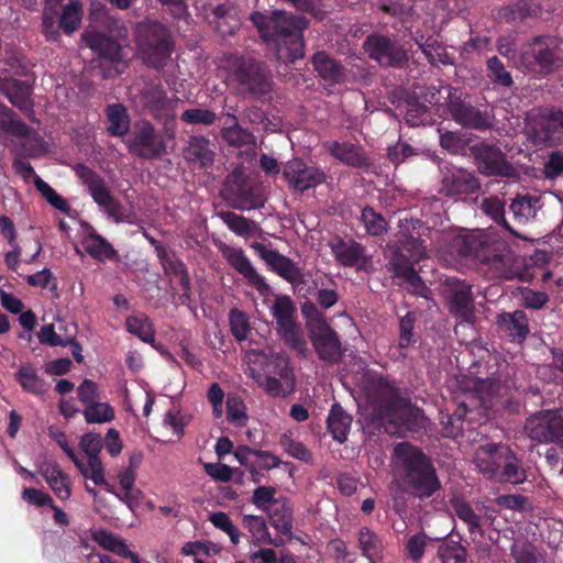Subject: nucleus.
<instances>
[{"label":"nucleus","instance_id":"57","mask_svg":"<svg viewBox=\"0 0 563 563\" xmlns=\"http://www.w3.org/2000/svg\"><path fill=\"white\" fill-rule=\"evenodd\" d=\"M79 465L77 467L85 478H89L95 485H102L107 492L113 493L112 486L104 478V468L100 457L88 459L87 466L80 461Z\"/></svg>","mask_w":563,"mask_h":563},{"label":"nucleus","instance_id":"40","mask_svg":"<svg viewBox=\"0 0 563 563\" xmlns=\"http://www.w3.org/2000/svg\"><path fill=\"white\" fill-rule=\"evenodd\" d=\"M0 108L2 109V113L8 118L5 122H3V130L13 136L21 137V139H27L35 141L37 143L42 142V137L37 134V132L27 125L22 120L16 119V114L13 110L10 108L0 104Z\"/></svg>","mask_w":563,"mask_h":563},{"label":"nucleus","instance_id":"62","mask_svg":"<svg viewBox=\"0 0 563 563\" xmlns=\"http://www.w3.org/2000/svg\"><path fill=\"white\" fill-rule=\"evenodd\" d=\"M277 332L286 345L296 351L299 355L306 356L308 351L307 342L298 323L277 330Z\"/></svg>","mask_w":563,"mask_h":563},{"label":"nucleus","instance_id":"23","mask_svg":"<svg viewBox=\"0 0 563 563\" xmlns=\"http://www.w3.org/2000/svg\"><path fill=\"white\" fill-rule=\"evenodd\" d=\"M388 272L393 274L394 278H399L412 287L417 294L422 295L427 290V286L420 275L416 272L415 265L397 251L393 245L390 246V256L386 265Z\"/></svg>","mask_w":563,"mask_h":563},{"label":"nucleus","instance_id":"28","mask_svg":"<svg viewBox=\"0 0 563 563\" xmlns=\"http://www.w3.org/2000/svg\"><path fill=\"white\" fill-rule=\"evenodd\" d=\"M532 132L536 139L555 144L562 141L563 133V110H553L542 114L533 124Z\"/></svg>","mask_w":563,"mask_h":563},{"label":"nucleus","instance_id":"49","mask_svg":"<svg viewBox=\"0 0 563 563\" xmlns=\"http://www.w3.org/2000/svg\"><path fill=\"white\" fill-rule=\"evenodd\" d=\"M360 548L364 556L371 562L382 559L383 544L378 536L371 529L364 527L358 532Z\"/></svg>","mask_w":563,"mask_h":563},{"label":"nucleus","instance_id":"21","mask_svg":"<svg viewBox=\"0 0 563 563\" xmlns=\"http://www.w3.org/2000/svg\"><path fill=\"white\" fill-rule=\"evenodd\" d=\"M506 454H509L507 444L490 442L477 448L473 462L484 477L496 481Z\"/></svg>","mask_w":563,"mask_h":563},{"label":"nucleus","instance_id":"41","mask_svg":"<svg viewBox=\"0 0 563 563\" xmlns=\"http://www.w3.org/2000/svg\"><path fill=\"white\" fill-rule=\"evenodd\" d=\"M43 476L49 488L60 500H67L70 497L69 477L58 465L47 466L43 472Z\"/></svg>","mask_w":563,"mask_h":563},{"label":"nucleus","instance_id":"54","mask_svg":"<svg viewBox=\"0 0 563 563\" xmlns=\"http://www.w3.org/2000/svg\"><path fill=\"white\" fill-rule=\"evenodd\" d=\"M538 203L539 199L536 197L529 195L517 196L510 203L509 209L517 221L526 222L536 216Z\"/></svg>","mask_w":563,"mask_h":563},{"label":"nucleus","instance_id":"34","mask_svg":"<svg viewBox=\"0 0 563 563\" xmlns=\"http://www.w3.org/2000/svg\"><path fill=\"white\" fill-rule=\"evenodd\" d=\"M104 112L109 123L107 128L109 135L117 137L126 135L131 125L126 107L122 103H111L106 107Z\"/></svg>","mask_w":563,"mask_h":563},{"label":"nucleus","instance_id":"44","mask_svg":"<svg viewBox=\"0 0 563 563\" xmlns=\"http://www.w3.org/2000/svg\"><path fill=\"white\" fill-rule=\"evenodd\" d=\"M218 217L239 236H250L260 230L255 221L232 211H220Z\"/></svg>","mask_w":563,"mask_h":563},{"label":"nucleus","instance_id":"51","mask_svg":"<svg viewBox=\"0 0 563 563\" xmlns=\"http://www.w3.org/2000/svg\"><path fill=\"white\" fill-rule=\"evenodd\" d=\"M125 327L131 334L136 335L145 343H153L155 340V330L145 314L128 317Z\"/></svg>","mask_w":563,"mask_h":563},{"label":"nucleus","instance_id":"35","mask_svg":"<svg viewBox=\"0 0 563 563\" xmlns=\"http://www.w3.org/2000/svg\"><path fill=\"white\" fill-rule=\"evenodd\" d=\"M84 18V5L81 0H68V2L63 7L59 22H58V31H63L66 35H73L77 32L81 26V21Z\"/></svg>","mask_w":563,"mask_h":563},{"label":"nucleus","instance_id":"47","mask_svg":"<svg viewBox=\"0 0 563 563\" xmlns=\"http://www.w3.org/2000/svg\"><path fill=\"white\" fill-rule=\"evenodd\" d=\"M145 108L154 115L159 117L168 107V97L161 85L152 86L142 91Z\"/></svg>","mask_w":563,"mask_h":563},{"label":"nucleus","instance_id":"48","mask_svg":"<svg viewBox=\"0 0 563 563\" xmlns=\"http://www.w3.org/2000/svg\"><path fill=\"white\" fill-rule=\"evenodd\" d=\"M15 377L22 389L27 393L41 395L45 391L44 380L31 364L22 365L16 372Z\"/></svg>","mask_w":563,"mask_h":563},{"label":"nucleus","instance_id":"56","mask_svg":"<svg viewBox=\"0 0 563 563\" xmlns=\"http://www.w3.org/2000/svg\"><path fill=\"white\" fill-rule=\"evenodd\" d=\"M486 67L487 77L495 86L509 88L514 85L510 71L506 69L504 63L497 56L488 58Z\"/></svg>","mask_w":563,"mask_h":563},{"label":"nucleus","instance_id":"16","mask_svg":"<svg viewBox=\"0 0 563 563\" xmlns=\"http://www.w3.org/2000/svg\"><path fill=\"white\" fill-rule=\"evenodd\" d=\"M449 312L461 322L472 323L475 307L472 287L463 280H449L444 289Z\"/></svg>","mask_w":563,"mask_h":563},{"label":"nucleus","instance_id":"9","mask_svg":"<svg viewBox=\"0 0 563 563\" xmlns=\"http://www.w3.org/2000/svg\"><path fill=\"white\" fill-rule=\"evenodd\" d=\"M74 170L87 187L93 201L106 211L109 218L115 222H122L126 218L124 206L111 195L104 179L98 173L85 164H77Z\"/></svg>","mask_w":563,"mask_h":563},{"label":"nucleus","instance_id":"38","mask_svg":"<svg viewBox=\"0 0 563 563\" xmlns=\"http://www.w3.org/2000/svg\"><path fill=\"white\" fill-rule=\"evenodd\" d=\"M526 479L527 473L522 466L521 460L509 448V454H506L496 481L499 483L518 485L526 482Z\"/></svg>","mask_w":563,"mask_h":563},{"label":"nucleus","instance_id":"45","mask_svg":"<svg viewBox=\"0 0 563 563\" xmlns=\"http://www.w3.org/2000/svg\"><path fill=\"white\" fill-rule=\"evenodd\" d=\"M60 12V7L44 3L41 27L47 42L58 43L62 40V34L58 31Z\"/></svg>","mask_w":563,"mask_h":563},{"label":"nucleus","instance_id":"5","mask_svg":"<svg viewBox=\"0 0 563 563\" xmlns=\"http://www.w3.org/2000/svg\"><path fill=\"white\" fill-rule=\"evenodd\" d=\"M227 81L243 97L264 100L274 90L273 74L266 62L251 55L232 54L227 58Z\"/></svg>","mask_w":563,"mask_h":563},{"label":"nucleus","instance_id":"27","mask_svg":"<svg viewBox=\"0 0 563 563\" xmlns=\"http://www.w3.org/2000/svg\"><path fill=\"white\" fill-rule=\"evenodd\" d=\"M214 144L203 135H191L184 148L183 155L187 163L208 168L214 162Z\"/></svg>","mask_w":563,"mask_h":563},{"label":"nucleus","instance_id":"50","mask_svg":"<svg viewBox=\"0 0 563 563\" xmlns=\"http://www.w3.org/2000/svg\"><path fill=\"white\" fill-rule=\"evenodd\" d=\"M536 11L528 0H518L498 10V19L507 23L521 22L531 16Z\"/></svg>","mask_w":563,"mask_h":563},{"label":"nucleus","instance_id":"33","mask_svg":"<svg viewBox=\"0 0 563 563\" xmlns=\"http://www.w3.org/2000/svg\"><path fill=\"white\" fill-rule=\"evenodd\" d=\"M351 424L352 416L340 404H333L327 419V429L333 440L343 443L347 439Z\"/></svg>","mask_w":563,"mask_h":563},{"label":"nucleus","instance_id":"20","mask_svg":"<svg viewBox=\"0 0 563 563\" xmlns=\"http://www.w3.org/2000/svg\"><path fill=\"white\" fill-rule=\"evenodd\" d=\"M448 110L452 119L463 128L486 131L493 126V115L461 98H450Z\"/></svg>","mask_w":563,"mask_h":563},{"label":"nucleus","instance_id":"24","mask_svg":"<svg viewBox=\"0 0 563 563\" xmlns=\"http://www.w3.org/2000/svg\"><path fill=\"white\" fill-rule=\"evenodd\" d=\"M221 253L227 262L241 274L250 285L254 286L258 290L267 289L268 285L265 278L260 275L253 267L251 261L245 255L241 247H233L224 245L221 249Z\"/></svg>","mask_w":563,"mask_h":563},{"label":"nucleus","instance_id":"3","mask_svg":"<svg viewBox=\"0 0 563 563\" xmlns=\"http://www.w3.org/2000/svg\"><path fill=\"white\" fill-rule=\"evenodd\" d=\"M250 20L279 63H294L305 56L303 31L308 26L305 16L279 10L269 15L255 11Z\"/></svg>","mask_w":563,"mask_h":563},{"label":"nucleus","instance_id":"32","mask_svg":"<svg viewBox=\"0 0 563 563\" xmlns=\"http://www.w3.org/2000/svg\"><path fill=\"white\" fill-rule=\"evenodd\" d=\"M0 89L14 107L21 111H32V89L26 81L20 79H5L0 84Z\"/></svg>","mask_w":563,"mask_h":563},{"label":"nucleus","instance_id":"12","mask_svg":"<svg viewBox=\"0 0 563 563\" xmlns=\"http://www.w3.org/2000/svg\"><path fill=\"white\" fill-rule=\"evenodd\" d=\"M129 152L143 159H157L166 154V143L147 120L135 122L131 136L125 140Z\"/></svg>","mask_w":563,"mask_h":563},{"label":"nucleus","instance_id":"42","mask_svg":"<svg viewBox=\"0 0 563 563\" xmlns=\"http://www.w3.org/2000/svg\"><path fill=\"white\" fill-rule=\"evenodd\" d=\"M450 503L457 518L467 526L470 533H479L483 536L482 519L473 510L471 504L461 497H454Z\"/></svg>","mask_w":563,"mask_h":563},{"label":"nucleus","instance_id":"37","mask_svg":"<svg viewBox=\"0 0 563 563\" xmlns=\"http://www.w3.org/2000/svg\"><path fill=\"white\" fill-rule=\"evenodd\" d=\"M296 306L289 296L277 295L271 307V313L276 322V329L280 330L296 324Z\"/></svg>","mask_w":563,"mask_h":563},{"label":"nucleus","instance_id":"22","mask_svg":"<svg viewBox=\"0 0 563 563\" xmlns=\"http://www.w3.org/2000/svg\"><path fill=\"white\" fill-rule=\"evenodd\" d=\"M495 325L501 339L521 344L530 333L529 320L523 310L501 312L496 316Z\"/></svg>","mask_w":563,"mask_h":563},{"label":"nucleus","instance_id":"30","mask_svg":"<svg viewBox=\"0 0 563 563\" xmlns=\"http://www.w3.org/2000/svg\"><path fill=\"white\" fill-rule=\"evenodd\" d=\"M329 153L341 163L354 167L365 168L369 166V161L362 146L350 143L332 141L327 144Z\"/></svg>","mask_w":563,"mask_h":563},{"label":"nucleus","instance_id":"7","mask_svg":"<svg viewBox=\"0 0 563 563\" xmlns=\"http://www.w3.org/2000/svg\"><path fill=\"white\" fill-rule=\"evenodd\" d=\"M521 59L527 68L550 74L563 65V40L554 36L536 37L522 52Z\"/></svg>","mask_w":563,"mask_h":563},{"label":"nucleus","instance_id":"11","mask_svg":"<svg viewBox=\"0 0 563 563\" xmlns=\"http://www.w3.org/2000/svg\"><path fill=\"white\" fill-rule=\"evenodd\" d=\"M478 172L487 177L517 178L518 170L495 144L478 142L470 147Z\"/></svg>","mask_w":563,"mask_h":563},{"label":"nucleus","instance_id":"31","mask_svg":"<svg viewBox=\"0 0 563 563\" xmlns=\"http://www.w3.org/2000/svg\"><path fill=\"white\" fill-rule=\"evenodd\" d=\"M272 527L283 536L292 534L294 509L289 500L279 496L276 503L266 511Z\"/></svg>","mask_w":563,"mask_h":563},{"label":"nucleus","instance_id":"19","mask_svg":"<svg viewBox=\"0 0 563 563\" xmlns=\"http://www.w3.org/2000/svg\"><path fill=\"white\" fill-rule=\"evenodd\" d=\"M440 194L448 197L473 195L481 189V181L473 172L462 167L444 165L441 168Z\"/></svg>","mask_w":563,"mask_h":563},{"label":"nucleus","instance_id":"15","mask_svg":"<svg viewBox=\"0 0 563 563\" xmlns=\"http://www.w3.org/2000/svg\"><path fill=\"white\" fill-rule=\"evenodd\" d=\"M283 176L290 190L299 194L316 188L327 180L325 173L317 167L309 166L300 158H294L286 163Z\"/></svg>","mask_w":563,"mask_h":563},{"label":"nucleus","instance_id":"36","mask_svg":"<svg viewBox=\"0 0 563 563\" xmlns=\"http://www.w3.org/2000/svg\"><path fill=\"white\" fill-rule=\"evenodd\" d=\"M256 456L257 459H272V463H264L262 467L264 470L277 468L283 463L282 460L269 451L256 450L246 445H239L234 451V456L239 463L249 468L252 475L258 474L255 466L250 462V456Z\"/></svg>","mask_w":563,"mask_h":563},{"label":"nucleus","instance_id":"10","mask_svg":"<svg viewBox=\"0 0 563 563\" xmlns=\"http://www.w3.org/2000/svg\"><path fill=\"white\" fill-rule=\"evenodd\" d=\"M224 191L230 206L241 211L262 209L266 202L262 190L240 170H233L227 176Z\"/></svg>","mask_w":563,"mask_h":563},{"label":"nucleus","instance_id":"14","mask_svg":"<svg viewBox=\"0 0 563 563\" xmlns=\"http://www.w3.org/2000/svg\"><path fill=\"white\" fill-rule=\"evenodd\" d=\"M309 338L318 357L324 362L338 363L343 349L339 334L324 318H314L307 323Z\"/></svg>","mask_w":563,"mask_h":563},{"label":"nucleus","instance_id":"43","mask_svg":"<svg viewBox=\"0 0 563 563\" xmlns=\"http://www.w3.org/2000/svg\"><path fill=\"white\" fill-rule=\"evenodd\" d=\"M506 202L497 196H490L483 199L481 209L497 225L509 232L512 236H518V233L508 223L505 217Z\"/></svg>","mask_w":563,"mask_h":563},{"label":"nucleus","instance_id":"18","mask_svg":"<svg viewBox=\"0 0 563 563\" xmlns=\"http://www.w3.org/2000/svg\"><path fill=\"white\" fill-rule=\"evenodd\" d=\"M335 261L344 267H354L357 272L373 271L372 256L366 254L365 246L353 239L344 240L338 236L330 242Z\"/></svg>","mask_w":563,"mask_h":563},{"label":"nucleus","instance_id":"2","mask_svg":"<svg viewBox=\"0 0 563 563\" xmlns=\"http://www.w3.org/2000/svg\"><path fill=\"white\" fill-rule=\"evenodd\" d=\"M394 485L420 501L439 495L442 484L433 461L420 448L398 443L393 451Z\"/></svg>","mask_w":563,"mask_h":563},{"label":"nucleus","instance_id":"61","mask_svg":"<svg viewBox=\"0 0 563 563\" xmlns=\"http://www.w3.org/2000/svg\"><path fill=\"white\" fill-rule=\"evenodd\" d=\"M82 415L87 423H104L115 418L113 407L107 402L100 401L86 406L82 410Z\"/></svg>","mask_w":563,"mask_h":563},{"label":"nucleus","instance_id":"8","mask_svg":"<svg viewBox=\"0 0 563 563\" xmlns=\"http://www.w3.org/2000/svg\"><path fill=\"white\" fill-rule=\"evenodd\" d=\"M368 58L383 68H404L408 54L404 45L395 37L378 32L368 34L362 45Z\"/></svg>","mask_w":563,"mask_h":563},{"label":"nucleus","instance_id":"26","mask_svg":"<svg viewBox=\"0 0 563 563\" xmlns=\"http://www.w3.org/2000/svg\"><path fill=\"white\" fill-rule=\"evenodd\" d=\"M81 40L100 58L111 63L121 60V45L117 40L98 30H85Z\"/></svg>","mask_w":563,"mask_h":563},{"label":"nucleus","instance_id":"13","mask_svg":"<svg viewBox=\"0 0 563 563\" xmlns=\"http://www.w3.org/2000/svg\"><path fill=\"white\" fill-rule=\"evenodd\" d=\"M525 430L532 441L563 448V410H543L531 416Z\"/></svg>","mask_w":563,"mask_h":563},{"label":"nucleus","instance_id":"58","mask_svg":"<svg viewBox=\"0 0 563 563\" xmlns=\"http://www.w3.org/2000/svg\"><path fill=\"white\" fill-rule=\"evenodd\" d=\"M441 563H466L467 551L460 541L446 540L438 549Z\"/></svg>","mask_w":563,"mask_h":563},{"label":"nucleus","instance_id":"63","mask_svg":"<svg viewBox=\"0 0 563 563\" xmlns=\"http://www.w3.org/2000/svg\"><path fill=\"white\" fill-rule=\"evenodd\" d=\"M242 525L253 537L254 543L263 544L264 541H269V531L263 517L244 515L242 518Z\"/></svg>","mask_w":563,"mask_h":563},{"label":"nucleus","instance_id":"25","mask_svg":"<svg viewBox=\"0 0 563 563\" xmlns=\"http://www.w3.org/2000/svg\"><path fill=\"white\" fill-rule=\"evenodd\" d=\"M262 361V375L278 376L287 385L288 390L295 389V375L289 358L284 353L275 351H254Z\"/></svg>","mask_w":563,"mask_h":563},{"label":"nucleus","instance_id":"6","mask_svg":"<svg viewBox=\"0 0 563 563\" xmlns=\"http://www.w3.org/2000/svg\"><path fill=\"white\" fill-rule=\"evenodd\" d=\"M135 41L145 65L155 69L165 67L175 48L170 30L153 20H146L136 25Z\"/></svg>","mask_w":563,"mask_h":563},{"label":"nucleus","instance_id":"59","mask_svg":"<svg viewBox=\"0 0 563 563\" xmlns=\"http://www.w3.org/2000/svg\"><path fill=\"white\" fill-rule=\"evenodd\" d=\"M416 321L417 316L412 311H408L404 317L399 319V349L405 350L417 343L418 336L413 332Z\"/></svg>","mask_w":563,"mask_h":563},{"label":"nucleus","instance_id":"4","mask_svg":"<svg viewBox=\"0 0 563 563\" xmlns=\"http://www.w3.org/2000/svg\"><path fill=\"white\" fill-rule=\"evenodd\" d=\"M459 254L486 265L492 278L521 279L519 261L509 244L489 234H470L454 241Z\"/></svg>","mask_w":563,"mask_h":563},{"label":"nucleus","instance_id":"55","mask_svg":"<svg viewBox=\"0 0 563 563\" xmlns=\"http://www.w3.org/2000/svg\"><path fill=\"white\" fill-rule=\"evenodd\" d=\"M222 139L234 147H242L255 143L254 134L242 125H225L221 129Z\"/></svg>","mask_w":563,"mask_h":563},{"label":"nucleus","instance_id":"17","mask_svg":"<svg viewBox=\"0 0 563 563\" xmlns=\"http://www.w3.org/2000/svg\"><path fill=\"white\" fill-rule=\"evenodd\" d=\"M252 246L274 273L291 284L296 291L301 292L300 285L305 284V276L296 262L277 250H269L258 242H255Z\"/></svg>","mask_w":563,"mask_h":563},{"label":"nucleus","instance_id":"46","mask_svg":"<svg viewBox=\"0 0 563 563\" xmlns=\"http://www.w3.org/2000/svg\"><path fill=\"white\" fill-rule=\"evenodd\" d=\"M402 107L405 109V121L408 125L419 126L428 122L429 108L417 96L407 97Z\"/></svg>","mask_w":563,"mask_h":563},{"label":"nucleus","instance_id":"53","mask_svg":"<svg viewBox=\"0 0 563 563\" xmlns=\"http://www.w3.org/2000/svg\"><path fill=\"white\" fill-rule=\"evenodd\" d=\"M361 221L365 227L366 233L372 236H380L388 231L389 224L387 220L371 206L362 209Z\"/></svg>","mask_w":563,"mask_h":563},{"label":"nucleus","instance_id":"64","mask_svg":"<svg viewBox=\"0 0 563 563\" xmlns=\"http://www.w3.org/2000/svg\"><path fill=\"white\" fill-rule=\"evenodd\" d=\"M227 420L236 427H244L247 422L245 405L238 395L230 394L227 398Z\"/></svg>","mask_w":563,"mask_h":563},{"label":"nucleus","instance_id":"1","mask_svg":"<svg viewBox=\"0 0 563 563\" xmlns=\"http://www.w3.org/2000/svg\"><path fill=\"white\" fill-rule=\"evenodd\" d=\"M363 385L372 420L384 426L386 432L415 431L426 427L423 411L401 397L399 389L387 377L367 371Z\"/></svg>","mask_w":563,"mask_h":563},{"label":"nucleus","instance_id":"52","mask_svg":"<svg viewBox=\"0 0 563 563\" xmlns=\"http://www.w3.org/2000/svg\"><path fill=\"white\" fill-rule=\"evenodd\" d=\"M278 443L289 456L303 463L312 462L311 451L302 442L295 440L290 432L282 433Z\"/></svg>","mask_w":563,"mask_h":563},{"label":"nucleus","instance_id":"29","mask_svg":"<svg viewBox=\"0 0 563 563\" xmlns=\"http://www.w3.org/2000/svg\"><path fill=\"white\" fill-rule=\"evenodd\" d=\"M311 64L318 76L330 85L342 84L346 79L344 65L324 51L314 53Z\"/></svg>","mask_w":563,"mask_h":563},{"label":"nucleus","instance_id":"60","mask_svg":"<svg viewBox=\"0 0 563 563\" xmlns=\"http://www.w3.org/2000/svg\"><path fill=\"white\" fill-rule=\"evenodd\" d=\"M34 186L52 207L64 213L70 212V206L67 200L59 196L56 190L46 181H44L40 176H35Z\"/></svg>","mask_w":563,"mask_h":563},{"label":"nucleus","instance_id":"39","mask_svg":"<svg viewBox=\"0 0 563 563\" xmlns=\"http://www.w3.org/2000/svg\"><path fill=\"white\" fill-rule=\"evenodd\" d=\"M85 251L95 260L102 262L104 260H114L118 256V252L114 247L95 230H91L85 241Z\"/></svg>","mask_w":563,"mask_h":563}]
</instances>
